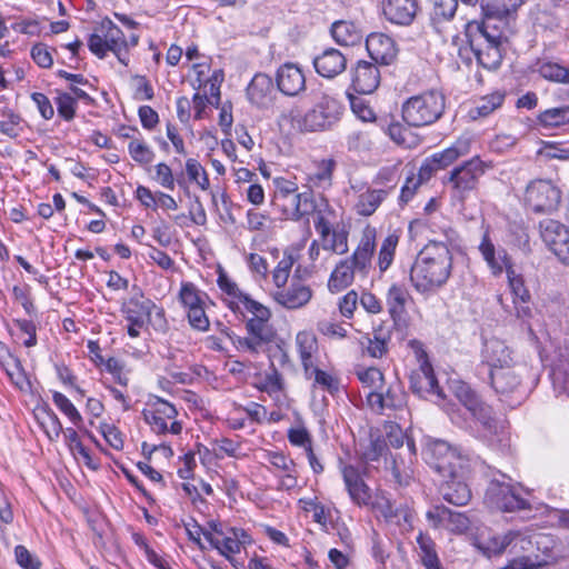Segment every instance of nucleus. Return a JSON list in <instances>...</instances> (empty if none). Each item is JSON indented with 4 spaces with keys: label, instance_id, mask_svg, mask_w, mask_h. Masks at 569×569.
I'll list each match as a JSON object with an SVG mask.
<instances>
[{
    "label": "nucleus",
    "instance_id": "obj_1",
    "mask_svg": "<svg viewBox=\"0 0 569 569\" xmlns=\"http://www.w3.org/2000/svg\"><path fill=\"white\" fill-rule=\"evenodd\" d=\"M452 392L462 409L452 402H445L443 410L457 427L470 431L489 447L500 448L507 441V430L499 422L492 408L471 387L462 381L452 385Z\"/></svg>",
    "mask_w": 569,
    "mask_h": 569
},
{
    "label": "nucleus",
    "instance_id": "obj_2",
    "mask_svg": "<svg viewBox=\"0 0 569 569\" xmlns=\"http://www.w3.org/2000/svg\"><path fill=\"white\" fill-rule=\"evenodd\" d=\"M443 240H430L417 254L410 269V283L422 295L437 292L449 280L452 271V253L447 243L458 240L457 231L449 224L440 228Z\"/></svg>",
    "mask_w": 569,
    "mask_h": 569
},
{
    "label": "nucleus",
    "instance_id": "obj_3",
    "mask_svg": "<svg viewBox=\"0 0 569 569\" xmlns=\"http://www.w3.org/2000/svg\"><path fill=\"white\" fill-rule=\"evenodd\" d=\"M377 247V229L366 226L351 256L340 259L332 269L327 288L339 293L350 287L357 278L366 279L372 268V258Z\"/></svg>",
    "mask_w": 569,
    "mask_h": 569
},
{
    "label": "nucleus",
    "instance_id": "obj_4",
    "mask_svg": "<svg viewBox=\"0 0 569 569\" xmlns=\"http://www.w3.org/2000/svg\"><path fill=\"white\" fill-rule=\"evenodd\" d=\"M468 47L460 49V56L470 50L479 66L487 70L497 69L502 61V30L492 19L470 21L466 26Z\"/></svg>",
    "mask_w": 569,
    "mask_h": 569
},
{
    "label": "nucleus",
    "instance_id": "obj_5",
    "mask_svg": "<svg viewBox=\"0 0 569 569\" xmlns=\"http://www.w3.org/2000/svg\"><path fill=\"white\" fill-rule=\"evenodd\" d=\"M427 462L442 477H460L470 470L471 455L445 440H429L425 448Z\"/></svg>",
    "mask_w": 569,
    "mask_h": 569
},
{
    "label": "nucleus",
    "instance_id": "obj_6",
    "mask_svg": "<svg viewBox=\"0 0 569 569\" xmlns=\"http://www.w3.org/2000/svg\"><path fill=\"white\" fill-rule=\"evenodd\" d=\"M445 97L430 90L410 97L402 103L403 121L410 127H423L436 122L443 113Z\"/></svg>",
    "mask_w": 569,
    "mask_h": 569
},
{
    "label": "nucleus",
    "instance_id": "obj_7",
    "mask_svg": "<svg viewBox=\"0 0 569 569\" xmlns=\"http://www.w3.org/2000/svg\"><path fill=\"white\" fill-rule=\"evenodd\" d=\"M343 107L328 93H320L313 107L303 116L293 118L297 127L303 131H325L332 128L341 118Z\"/></svg>",
    "mask_w": 569,
    "mask_h": 569
},
{
    "label": "nucleus",
    "instance_id": "obj_8",
    "mask_svg": "<svg viewBox=\"0 0 569 569\" xmlns=\"http://www.w3.org/2000/svg\"><path fill=\"white\" fill-rule=\"evenodd\" d=\"M273 184L276 190L272 203L281 208L287 219L299 220L312 210L310 193H298V186L295 181L278 177L273 179Z\"/></svg>",
    "mask_w": 569,
    "mask_h": 569
},
{
    "label": "nucleus",
    "instance_id": "obj_9",
    "mask_svg": "<svg viewBox=\"0 0 569 569\" xmlns=\"http://www.w3.org/2000/svg\"><path fill=\"white\" fill-rule=\"evenodd\" d=\"M409 346L418 362V368L410 375V389L421 398L436 397L437 400L445 401V395L438 385L423 345L418 340H410Z\"/></svg>",
    "mask_w": 569,
    "mask_h": 569
},
{
    "label": "nucleus",
    "instance_id": "obj_10",
    "mask_svg": "<svg viewBox=\"0 0 569 569\" xmlns=\"http://www.w3.org/2000/svg\"><path fill=\"white\" fill-rule=\"evenodd\" d=\"M88 47L100 59L111 51L122 64H128V41L122 30L111 20L107 19L101 22L97 31L90 36Z\"/></svg>",
    "mask_w": 569,
    "mask_h": 569
},
{
    "label": "nucleus",
    "instance_id": "obj_11",
    "mask_svg": "<svg viewBox=\"0 0 569 569\" xmlns=\"http://www.w3.org/2000/svg\"><path fill=\"white\" fill-rule=\"evenodd\" d=\"M202 533L211 547L217 549L234 567L233 556L240 553L246 545L251 543V538L246 530L222 523L211 522L209 529Z\"/></svg>",
    "mask_w": 569,
    "mask_h": 569
},
{
    "label": "nucleus",
    "instance_id": "obj_12",
    "mask_svg": "<svg viewBox=\"0 0 569 569\" xmlns=\"http://www.w3.org/2000/svg\"><path fill=\"white\" fill-rule=\"evenodd\" d=\"M490 168H492V163L482 160L479 156H475L455 167L450 171L448 178L452 197L463 201L473 190L477 189L479 179Z\"/></svg>",
    "mask_w": 569,
    "mask_h": 569
},
{
    "label": "nucleus",
    "instance_id": "obj_13",
    "mask_svg": "<svg viewBox=\"0 0 569 569\" xmlns=\"http://www.w3.org/2000/svg\"><path fill=\"white\" fill-rule=\"evenodd\" d=\"M523 491L527 495L530 493L519 483L512 485L505 480L493 479L487 488L485 501L489 507L505 512L526 510L530 508V503L522 497Z\"/></svg>",
    "mask_w": 569,
    "mask_h": 569
},
{
    "label": "nucleus",
    "instance_id": "obj_14",
    "mask_svg": "<svg viewBox=\"0 0 569 569\" xmlns=\"http://www.w3.org/2000/svg\"><path fill=\"white\" fill-rule=\"evenodd\" d=\"M507 282L512 297L513 316L533 332V309L531 307V293L526 284L525 277L515 267L508 268Z\"/></svg>",
    "mask_w": 569,
    "mask_h": 569
},
{
    "label": "nucleus",
    "instance_id": "obj_15",
    "mask_svg": "<svg viewBox=\"0 0 569 569\" xmlns=\"http://www.w3.org/2000/svg\"><path fill=\"white\" fill-rule=\"evenodd\" d=\"M143 416L151 430L158 435H179L182 431V425L177 420L176 407L159 397L143 411Z\"/></svg>",
    "mask_w": 569,
    "mask_h": 569
},
{
    "label": "nucleus",
    "instance_id": "obj_16",
    "mask_svg": "<svg viewBox=\"0 0 569 569\" xmlns=\"http://www.w3.org/2000/svg\"><path fill=\"white\" fill-rule=\"evenodd\" d=\"M322 250L335 254H345L349 250V231L342 223H332L327 216L319 212L315 220Z\"/></svg>",
    "mask_w": 569,
    "mask_h": 569
},
{
    "label": "nucleus",
    "instance_id": "obj_17",
    "mask_svg": "<svg viewBox=\"0 0 569 569\" xmlns=\"http://www.w3.org/2000/svg\"><path fill=\"white\" fill-rule=\"evenodd\" d=\"M472 142L473 139L471 136H460L451 146L427 158L420 167V176L431 177L435 171L445 169L459 158L469 154L471 152Z\"/></svg>",
    "mask_w": 569,
    "mask_h": 569
},
{
    "label": "nucleus",
    "instance_id": "obj_18",
    "mask_svg": "<svg viewBox=\"0 0 569 569\" xmlns=\"http://www.w3.org/2000/svg\"><path fill=\"white\" fill-rule=\"evenodd\" d=\"M366 398L368 407L378 415L403 410L407 405V393L398 381L385 385L378 391H369Z\"/></svg>",
    "mask_w": 569,
    "mask_h": 569
},
{
    "label": "nucleus",
    "instance_id": "obj_19",
    "mask_svg": "<svg viewBox=\"0 0 569 569\" xmlns=\"http://www.w3.org/2000/svg\"><path fill=\"white\" fill-rule=\"evenodd\" d=\"M127 322H133L134 326L146 325L151 321L156 328L163 329L167 325L164 310L158 307L149 298H131L122 309Z\"/></svg>",
    "mask_w": 569,
    "mask_h": 569
},
{
    "label": "nucleus",
    "instance_id": "obj_20",
    "mask_svg": "<svg viewBox=\"0 0 569 569\" xmlns=\"http://www.w3.org/2000/svg\"><path fill=\"white\" fill-rule=\"evenodd\" d=\"M560 190L549 180H535L526 190V202L536 213H549L560 202Z\"/></svg>",
    "mask_w": 569,
    "mask_h": 569
},
{
    "label": "nucleus",
    "instance_id": "obj_21",
    "mask_svg": "<svg viewBox=\"0 0 569 569\" xmlns=\"http://www.w3.org/2000/svg\"><path fill=\"white\" fill-rule=\"evenodd\" d=\"M540 236L548 249L563 263L569 264V227L545 219L539 223Z\"/></svg>",
    "mask_w": 569,
    "mask_h": 569
},
{
    "label": "nucleus",
    "instance_id": "obj_22",
    "mask_svg": "<svg viewBox=\"0 0 569 569\" xmlns=\"http://www.w3.org/2000/svg\"><path fill=\"white\" fill-rule=\"evenodd\" d=\"M490 380L492 388L506 401L509 397L515 396V401L510 403L511 406L520 403L526 396L521 376L515 367L492 369L490 371Z\"/></svg>",
    "mask_w": 569,
    "mask_h": 569
},
{
    "label": "nucleus",
    "instance_id": "obj_23",
    "mask_svg": "<svg viewBox=\"0 0 569 569\" xmlns=\"http://www.w3.org/2000/svg\"><path fill=\"white\" fill-rule=\"evenodd\" d=\"M340 471L350 500L358 507H369L373 497L371 488L363 479L366 470L361 471L353 465H343Z\"/></svg>",
    "mask_w": 569,
    "mask_h": 569
},
{
    "label": "nucleus",
    "instance_id": "obj_24",
    "mask_svg": "<svg viewBox=\"0 0 569 569\" xmlns=\"http://www.w3.org/2000/svg\"><path fill=\"white\" fill-rule=\"evenodd\" d=\"M426 517L435 529L445 528L452 533H463L470 526V520L465 513L452 511L445 506L432 507Z\"/></svg>",
    "mask_w": 569,
    "mask_h": 569
},
{
    "label": "nucleus",
    "instance_id": "obj_25",
    "mask_svg": "<svg viewBox=\"0 0 569 569\" xmlns=\"http://www.w3.org/2000/svg\"><path fill=\"white\" fill-rule=\"evenodd\" d=\"M369 506L380 513L387 522L399 527L405 525L411 527L412 515L410 510L402 505L396 506L383 491L377 492Z\"/></svg>",
    "mask_w": 569,
    "mask_h": 569
},
{
    "label": "nucleus",
    "instance_id": "obj_26",
    "mask_svg": "<svg viewBox=\"0 0 569 569\" xmlns=\"http://www.w3.org/2000/svg\"><path fill=\"white\" fill-rule=\"evenodd\" d=\"M380 71L371 62L360 60L351 69V86L360 94H370L377 90L380 84Z\"/></svg>",
    "mask_w": 569,
    "mask_h": 569
},
{
    "label": "nucleus",
    "instance_id": "obj_27",
    "mask_svg": "<svg viewBox=\"0 0 569 569\" xmlns=\"http://www.w3.org/2000/svg\"><path fill=\"white\" fill-rule=\"evenodd\" d=\"M366 49L370 58L379 64L388 66L397 57L395 40L382 32H372L366 39Z\"/></svg>",
    "mask_w": 569,
    "mask_h": 569
},
{
    "label": "nucleus",
    "instance_id": "obj_28",
    "mask_svg": "<svg viewBox=\"0 0 569 569\" xmlns=\"http://www.w3.org/2000/svg\"><path fill=\"white\" fill-rule=\"evenodd\" d=\"M478 249L495 277L501 276L503 271L508 273V268L513 267L507 250L503 248L497 249L488 232L482 236Z\"/></svg>",
    "mask_w": 569,
    "mask_h": 569
},
{
    "label": "nucleus",
    "instance_id": "obj_29",
    "mask_svg": "<svg viewBox=\"0 0 569 569\" xmlns=\"http://www.w3.org/2000/svg\"><path fill=\"white\" fill-rule=\"evenodd\" d=\"M482 362L490 371L492 369L509 368L513 365L512 351L505 341L498 338H491L485 341L481 350Z\"/></svg>",
    "mask_w": 569,
    "mask_h": 569
},
{
    "label": "nucleus",
    "instance_id": "obj_30",
    "mask_svg": "<svg viewBox=\"0 0 569 569\" xmlns=\"http://www.w3.org/2000/svg\"><path fill=\"white\" fill-rule=\"evenodd\" d=\"M272 297L277 303L287 309H299L309 303L312 290L308 284L292 280L288 288L276 290Z\"/></svg>",
    "mask_w": 569,
    "mask_h": 569
},
{
    "label": "nucleus",
    "instance_id": "obj_31",
    "mask_svg": "<svg viewBox=\"0 0 569 569\" xmlns=\"http://www.w3.org/2000/svg\"><path fill=\"white\" fill-rule=\"evenodd\" d=\"M313 67L319 76L332 79L346 70L347 59L338 49L328 48L313 58Z\"/></svg>",
    "mask_w": 569,
    "mask_h": 569
},
{
    "label": "nucleus",
    "instance_id": "obj_32",
    "mask_svg": "<svg viewBox=\"0 0 569 569\" xmlns=\"http://www.w3.org/2000/svg\"><path fill=\"white\" fill-rule=\"evenodd\" d=\"M277 86L286 96H297L306 88L302 70L295 63H284L277 71Z\"/></svg>",
    "mask_w": 569,
    "mask_h": 569
},
{
    "label": "nucleus",
    "instance_id": "obj_33",
    "mask_svg": "<svg viewBox=\"0 0 569 569\" xmlns=\"http://www.w3.org/2000/svg\"><path fill=\"white\" fill-rule=\"evenodd\" d=\"M382 10L386 18L395 23L410 24L417 13L416 0H383Z\"/></svg>",
    "mask_w": 569,
    "mask_h": 569
},
{
    "label": "nucleus",
    "instance_id": "obj_34",
    "mask_svg": "<svg viewBox=\"0 0 569 569\" xmlns=\"http://www.w3.org/2000/svg\"><path fill=\"white\" fill-rule=\"evenodd\" d=\"M295 343L303 371L313 370L319 355L316 335L312 331H299L296 336Z\"/></svg>",
    "mask_w": 569,
    "mask_h": 569
},
{
    "label": "nucleus",
    "instance_id": "obj_35",
    "mask_svg": "<svg viewBox=\"0 0 569 569\" xmlns=\"http://www.w3.org/2000/svg\"><path fill=\"white\" fill-rule=\"evenodd\" d=\"M465 477H447L448 480L441 485L442 498L455 506H466L471 499V490L465 482Z\"/></svg>",
    "mask_w": 569,
    "mask_h": 569
},
{
    "label": "nucleus",
    "instance_id": "obj_36",
    "mask_svg": "<svg viewBox=\"0 0 569 569\" xmlns=\"http://www.w3.org/2000/svg\"><path fill=\"white\" fill-rule=\"evenodd\" d=\"M0 365L10 381L19 390H27L30 387V381L21 361L17 357L12 356L3 346L0 348Z\"/></svg>",
    "mask_w": 569,
    "mask_h": 569
},
{
    "label": "nucleus",
    "instance_id": "obj_37",
    "mask_svg": "<svg viewBox=\"0 0 569 569\" xmlns=\"http://www.w3.org/2000/svg\"><path fill=\"white\" fill-rule=\"evenodd\" d=\"M522 2L523 0H480V7L483 19H492V23H497L515 12Z\"/></svg>",
    "mask_w": 569,
    "mask_h": 569
},
{
    "label": "nucleus",
    "instance_id": "obj_38",
    "mask_svg": "<svg viewBox=\"0 0 569 569\" xmlns=\"http://www.w3.org/2000/svg\"><path fill=\"white\" fill-rule=\"evenodd\" d=\"M400 234L398 231L389 232L380 242L377 253V268L382 276L393 263L396 251L399 244Z\"/></svg>",
    "mask_w": 569,
    "mask_h": 569
},
{
    "label": "nucleus",
    "instance_id": "obj_39",
    "mask_svg": "<svg viewBox=\"0 0 569 569\" xmlns=\"http://www.w3.org/2000/svg\"><path fill=\"white\" fill-rule=\"evenodd\" d=\"M331 36L340 46H356L361 42L362 32L358 26L351 21H336L331 26Z\"/></svg>",
    "mask_w": 569,
    "mask_h": 569
},
{
    "label": "nucleus",
    "instance_id": "obj_40",
    "mask_svg": "<svg viewBox=\"0 0 569 569\" xmlns=\"http://www.w3.org/2000/svg\"><path fill=\"white\" fill-rule=\"evenodd\" d=\"M387 196L388 190L367 189L358 196L355 209L358 214L369 217L376 212Z\"/></svg>",
    "mask_w": 569,
    "mask_h": 569
},
{
    "label": "nucleus",
    "instance_id": "obj_41",
    "mask_svg": "<svg viewBox=\"0 0 569 569\" xmlns=\"http://www.w3.org/2000/svg\"><path fill=\"white\" fill-rule=\"evenodd\" d=\"M418 556L426 569H443L432 538L422 531L417 536Z\"/></svg>",
    "mask_w": 569,
    "mask_h": 569
},
{
    "label": "nucleus",
    "instance_id": "obj_42",
    "mask_svg": "<svg viewBox=\"0 0 569 569\" xmlns=\"http://www.w3.org/2000/svg\"><path fill=\"white\" fill-rule=\"evenodd\" d=\"M536 71L547 81L569 84V67L551 60H540L536 63Z\"/></svg>",
    "mask_w": 569,
    "mask_h": 569
},
{
    "label": "nucleus",
    "instance_id": "obj_43",
    "mask_svg": "<svg viewBox=\"0 0 569 569\" xmlns=\"http://www.w3.org/2000/svg\"><path fill=\"white\" fill-rule=\"evenodd\" d=\"M178 298L184 310L188 311L206 307L208 295L201 291L194 283L186 281L181 282Z\"/></svg>",
    "mask_w": 569,
    "mask_h": 569
},
{
    "label": "nucleus",
    "instance_id": "obj_44",
    "mask_svg": "<svg viewBox=\"0 0 569 569\" xmlns=\"http://www.w3.org/2000/svg\"><path fill=\"white\" fill-rule=\"evenodd\" d=\"M408 297L409 293L405 287L398 283H393L389 287L386 301L390 317L393 320L400 319L405 313Z\"/></svg>",
    "mask_w": 569,
    "mask_h": 569
},
{
    "label": "nucleus",
    "instance_id": "obj_45",
    "mask_svg": "<svg viewBox=\"0 0 569 569\" xmlns=\"http://www.w3.org/2000/svg\"><path fill=\"white\" fill-rule=\"evenodd\" d=\"M386 132L395 143L403 148L412 149L420 144L419 136L399 122L390 123Z\"/></svg>",
    "mask_w": 569,
    "mask_h": 569
},
{
    "label": "nucleus",
    "instance_id": "obj_46",
    "mask_svg": "<svg viewBox=\"0 0 569 569\" xmlns=\"http://www.w3.org/2000/svg\"><path fill=\"white\" fill-rule=\"evenodd\" d=\"M336 168L333 159H323L317 170L308 176V183L311 188L327 189L332 183V173Z\"/></svg>",
    "mask_w": 569,
    "mask_h": 569
},
{
    "label": "nucleus",
    "instance_id": "obj_47",
    "mask_svg": "<svg viewBox=\"0 0 569 569\" xmlns=\"http://www.w3.org/2000/svg\"><path fill=\"white\" fill-rule=\"evenodd\" d=\"M272 90L271 78L263 73L256 74L248 86L247 94L252 103L263 104Z\"/></svg>",
    "mask_w": 569,
    "mask_h": 569
},
{
    "label": "nucleus",
    "instance_id": "obj_48",
    "mask_svg": "<svg viewBox=\"0 0 569 569\" xmlns=\"http://www.w3.org/2000/svg\"><path fill=\"white\" fill-rule=\"evenodd\" d=\"M539 124L543 128H557L569 124V106L551 108L538 116Z\"/></svg>",
    "mask_w": 569,
    "mask_h": 569
},
{
    "label": "nucleus",
    "instance_id": "obj_49",
    "mask_svg": "<svg viewBox=\"0 0 569 569\" xmlns=\"http://www.w3.org/2000/svg\"><path fill=\"white\" fill-rule=\"evenodd\" d=\"M37 418L50 440H57L64 431L58 416L49 407L42 408Z\"/></svg>",
    "mask_w": 569,
    "mask_h": 569
},
{
    "label": "nucleus",
    "instance_id": "obj_50",
    "mask_svg": "<svg viewBox=\"0 0 569 569\" xmlns=\"http://www.w3.org/2000/svg\"><path fill=\"white\" fill-rule=\"evenodd\" d=\"M458 0H432L430 12L431 21L435 26L450 21L457 11Z\"/></svg>",
    "mask_w": 569,
    "mask_h": 569
},
{
    "label": "nucleus",
    "instance_id": "obj_51",
    "mask_svg": "<svg viewBox=\"0 0 569 569\" xmlns=\"http://www.w3.org/2000/svg\"><path fill=\"white\" fill-rule=\"evenodd\" d=\"M505 101V93L500 91H495L490 94L481 97L477 102L476 107L471 111L473 118L476 117H487L492 113L495 110L500 108Z\"/></svg>",
    "mask_w": 569,
    "mask_h": 569
},
{
    "label": "nucleus",
    "instance_id": "obj_52",
    "mask_svg": "<svg viewBox=\"0 0 569 569\" xmlns=\"http://www.w3.org/2000/svg\"><path fill=\"white\" fill-rule=\"evenodd\" d=\"M186 173L189 182L194 183L203 191L209 190L210 180L204 167L194 158L186 160Z\"/></svg>",
    "mask_w": 569,
    "mask_h": 569
},
{
    "label": "nucleus",
    "instance_id": "obj_53",
    "mask_svg": "<svg viewBox=\"0 0 569 569\" xmlns=\"http://www.w3.org/2000/svg\"><path fill=\"white\" fill-rule=\"evenodd\" d=\"M256 387L271 397H278L279 392L283 390L282 376L274 367H272L270 371L260 377Z\"/></svg>",
    "mask_w": 569,
    "mask_h": 569
},
{
    "label": "nucleus",
    "instance_id": "obj_54",
    "mask_svg": "<svg viewBox=\"0 0 569 569\" xmlns=\"http://www.w3.org/2000/svg\"><path fill=\"white\" fill-rule=\"evenodd\" d=\"M356 375L369 391H378L386 385L383 373L376 367L358 368Z\"/></svg>",
    "mask_w": 569,
    "mask_h": 569
},
{
    "label": "nucleus",
    "instance_id": "obj_55",
    "mask_svg": "<svg viewBox=\"0 0 569 569\" xmlns=\"http://www.w3.org/2000/svg\"><path fill=\"white\" fill-rule=\"evenodd\" d=\"M52 401L56 407L68 417L72 425L77 428H81L83 423L82 416L67 396L59 391H54L52 393Z\"/></svg>",
    "mask_w": 569,
    "mask_h": 569
},
{
    "label": "nucleus",
    "instance_id": "obj_56",
    "mask_svg": "<svg viewBox=\"0 0 569 569\" xmlns=\"http://www.w3.org/2000/svg\"><path fill=\"white\" fill-rule=\"evenodd\" d=\"M307 378H313L315 385L320 386L331 395L338 392L339 380L337 377L318 368L317 363L313 366V370L303 371Z\"/></svg>",
    "mask_w": 569,
    "mask_h": 569
},
{
    "label": "nucleus",
    "instance_id": "obj_57",
    "mask_svg": "<svg viewBox=\"0 0 569 569\" xmlns=\"http://www.w3.org/2000/svg\"><path fill=\"white\" fill-rule=\"evenodd\" d=\"M58 77L66 79L70 82L69 90L71 91L72 96L78 98L79 100H83L86 102H91V97L81 88L78 86H87L89 84V81L80 73H70L64 70H59L57 72Z\"/></svg>",
    "mask_w": 569,
    "mask_h": 569
},
{
    "label": "nucleus",
    "instance_id": "obj_58",
    "mask_svg": "<svg viewBox=\"0 0 569 569\" xmlns=\"http://www.w3.org/2000/svg\"><path fill=\"white\" fill-rule=\"evenodd\" d=\"M128 152L140 164H149L154 158V152L143 139H132L128 144Z\"/></svg>",
    "mask_w": 569,
    "mask_h": 569
},
{
    "label": "nucleus",
    "instance_id": "obj_59",
    "mask_svg": "<svg viewBox=\"0 0 569 569\" xmlns=\"http://www.w3.org/2000/svg\"><path fill=\"white\" fill-rule=\"evenodd\" d=\"M22 131V118L11 110L3 112L0 120V132L9 138H17Z\"/></svg>",
    "mask_w": 569,
    "mask_h": 569
},
{
    "label": "nucleus",
    "instance_id": "obj_60",
    "mask_svg": "<svg viewBox=\"0 0 569 569\" xmlns=\"http://www.w3.org/2000/svg\"><path fill=\"white\" fill-rule=\"evenodd\" d=\"M78 98L68 92H58L54 99L58 114L66 121H71L76 116Z\"/></svg>",
    "mask_w": 569,
    "mask_h": 569
},
{
    "label": "nucleus",
    "instance_id": "obj_61",
    "mask_svg": "<svg viewBox=\"0 0 569 569\" xmlns=\"http://www.w3.org/2000/svg\"><path fill=\"white\" fill-rule=\"evenodd\" d=\"M317 330L330 340H343L348 337V329L339 322L321 320L317 323Z\"/></svg>",
    "mask_w": 569,
    "mask_h": 569
},
{
    "label": "nucleus",
    "instance_id": "obj_62",
    "mask_svg": "<svg viewBox=\"0 0 569 569\" xmlns=\"http://www.w3.org/2000/svg\"><path fill=\"white\" fill-rule=\"evenodd\" d=\"M246 329L248 335H256L262 340H272L274 337V331L270 325V318H263V320L248 319L246 322Z\"/></svg>",
    "mask_w": 569,
    "mask_h": 569
},
{
    "label": "nucleus",
    "instance_id": "obj_63",
    "mask_svg": "<svg viewBox=\"0 0 569 569\" xmlns=\"http://www.w3.org/2000/svg\"><path fill=\"white\" fill-rule=\"evenodd\" d=\"M217 283L223 293L237 299L240 303L243 301V297H248V295L243 293L239 289L238 284L222 269H219Z\"/></svg>",
    "mask_w": 569,
    "mask_h": 569
},
{
    "label": "nucleus",
    "instance_id": "obj_64",
    "mask_svg": "<svg viewBox=\"0 0 569 569\" xmlns=\"http://www.w3.org/2000/svg\"><path fill=\"white\" fill-rule=\"evenodd\" d=\"M14 558L22 569H40L41 567V561L22 545L14 547Z\"/></svg>",
    "mask_w": 569,
    "mask_h": 569
}]
</instances>
